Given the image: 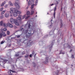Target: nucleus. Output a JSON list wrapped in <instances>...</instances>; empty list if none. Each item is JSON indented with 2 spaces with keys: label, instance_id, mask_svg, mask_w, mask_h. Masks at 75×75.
I'll use <instances>...</instances> for the list:
<instances>
[{
  "label": "nucleus",
  "instance_id": "nucleus-1",
  "mask_svg": "<svg viewBox=\"0 0 75 75\" xmlns=\"http://www.w3.org/2000/svg\"><path fill=\"white\" fill-rule=\"evenodd\" d=\"M7 35V34L5 33L4 32H2L1 33H0V38H1L2 37H6Z\"/></svg>",
  "mask_w": 75,
  "mask_h": 75
},
{
  "label": "nucleus",
  "instance_id": "nucleus-2",
  "mask_svg": "<svg viewBox=\"0 0 75 75\" xmlns=\"http://www.w3.org/2000/svg\"><path fill=\"white\" fill-rule=\"evenodd\" d=\"M33 44V41L31 40H29L26 46L28 47V46H30V45H32Z\"/></svg>",
  "mask_w": 75,
  "mask_h": 75
},
{
  "label": "nucleus",
  "instance_id": "nucleus-3",
  "mask_svg": "<svg viewBox=\"0 0 75 75\" xmlns=\"http://www.w3.org/2000/svg\"><path fill=\"white\" fill-rule=\"evenodd\" d=\"M16 8H10V10L11 11H9V13L11 14H12L13 13V11H14L15 10H16Z\"/></svg>",
  "mask_w": 75,
  "mask_h": 75
},
{
  "label": "nucleus",
  "instance_id": "nucleus-4",
  "mask_svg": "<svg viewBox=\"0 0 75 75\" xmlns=\"http://www.w3.org/2000/svg\"><path fill=\"white\" fill-rule=\"evenodd\" d=\"M18 15L16 9L14 10V12L13 13V16L14 17H17V16Z\"/></svg>",
  "mask_w": 75,
  "mask_h": 75
},
{
  "label": "nucleus",
  "instance_id": "nucleus-5",
  "mask_svg": "<svg viewBox=\"0 0 75 75\" xmlns=\"http://www.w3.org/2000/svg\"><path fill=\"white\" fill-rule=\"evenodd\" d=\"M14 6L15 7H16L17 9H19L20 7L19 5L18 4V3H15L14 4Z\"/></svg>",
  "mask_w": 75,
  "mask_h": 75
},
{
  "label": "nucleus",
  "instance_id": "nucleus-6",
  "mask_svg": "<svg viewBox=\"0 0 75 75\" xmlns=\"http://www.w3.org/2000/svg\"><path fill=\"white\" fill-rule=\"evenodd\" d=\"M54 12L53 13V16L54 18H55V13L56 12H55V11L57 10V8H56V6H55L54 8Z\"/></svg>",
  "mask_w": 75,
  "mask_h": 75
},
{
  "label": "nucleus",
  "instance_id": "nucleus-7",
  "mask_svg": "<svg viewBox=\"0 0 75 75\" xmlns=\"http://www.w3.org/2000/svg\"><path fill=\"white\" fill-rule=\"evenodd\" d=\"M7 25L10 28H13V26L12 24L9 23H7Z\"/></svg>",
  "mask_w": 75,
  "mask_h": 75
},
{
  "label": "nucleus",
  "instance_id": "nucleus-8",
  "mask_svg": "<svg viewBox=\"0 0 75 75\" xmlns=\"http://www.w3.org/2000/svg\"><path fill=\"white\" fill-rule=\"evenodd\" d=\"M17 19L18 20H22L21 19V15H20L18 16V17L17 18Z\"/></svg>",
  "mask_w": 75,
  "mask_h": 75
},
{
  "label": "nucleus",
  "instance_id": "nucleus-9",
  "mask_svg": "<svg viewBox=\"0 0 75 75\" xmlns=\"http://www.w3.org/2000/svg\"><path fill=\"white\" fill-rule=\"evenodd\" d=\"M16 19H14L13 18H11L10 19V21L11 23H14Z\"/></svg>",
  "mask_w": 75,
  "mask_h": 75
},
{
  "label": "nucleus",
  "instance_id": "nucleus-10",
  "mask_svg": "<svg viewBox=\"0 0 75 75\" xmlns=\"http://www.w3.org/2000/svg\"><path fill=\"white\" fill-rule=\"evenodd\" d=\"M11 72H13V73H16V71H14L12 70H9L8 71V74H11Z\"/></svg>",
  "mask_w": 75,
  "mask_h": 75
},
{
  "label": "nucleus",
  "instance_id": "nucleus-11",
  "mask_svg": "<svg viewBox=\"0 0 75 75\" xmlns=\"http://www.w3.org/2000/svg\"><path fill=\"white\" fill-rule=\"evenodd\" d=\"M15 23V24L16 25H19V24L18 23V21L16 20H15L14 22H13Z\"/></svg>",
  "mask_w": 75,
  "mask_h": 75
},
{
  "label": "nucleus",
  "instance_id": "nucleus-12",
  "mask_svg": "<svg viewBox=\"0 0 75 75\" xmlns=\"http://www.w3.org/2000/svg\"><path fill=\"white\" fill-rule=\"evenodd\" d=\"M4 16L6 18H8L9 17V14L8 13H6L4 15Z\"/></svg>",
  "mask_w": 75,
  "mask_h": 75
},
{
  "label": "nucleus",
  "instance_id": "nucleus-13",
  "mask_svg": "<svg viewBox=\"0 0 75 75\" xmlns=\"http://www.w3.org/2000/svg\"><path fill=\"white\" fill-rule=\"evenodd\" d=\"M60 21H61L60 24V28H61V27L63 26V24H64V23L62 22V20H61Z\"/></svg>",
  "mask_w": 75,
  "mask_h": 75
},
{
  "label": "nucleus",
  "instance_id": "nucleus-14",
  "mask_svg": "<svg viewBox=\"0 0 75 75\" xmlns=\"http://www.w3.org/2000/svg\"><path fill=\"white\" fill-rule=\"evenodd\" d=\"M45 61H46V62H44V64H47V62H48V58H45Z\"/></svg>",
  "mask_w": 75,
  "mask_h": 75
},
{
  "label": "nucleus",
  "instance_id": "nucleus-15",
  "mask_svg": "<svg viewBox=\"0 0 75 75\" xmlns=\"http://www.w3.org/2000/svg\"><path fill=\"white\" fill-rule=\"evenodd\" d=\"M6 2L5 1H4V2L2 3L1 5V7H3V6H4V5L6 4Z\"/></svg>",
  "mask_w": 75,
  "mask_h": 75
},
{
  "label": "nucleus",
  "instance_id": "nucleus-16",
  "mask_svg": "<svg viewBox=\"0 0 75 75\" xmlns=\"http://www.w3.org/2000/svg\"><path fill=\"white\" fill-rule=\"evenodd\" d=\"M6 10L2 11V12H1V15H3V14H4V13L6 12Z\"/></svg>",
  "mask_w": 75,
  "mask_h": 75
},
{
  "label": "nucleus",
  "instance_id": "nucleus-17",
  "mask_svg": "<svg viewBox=\"0 0 75 75\" xmlns=\"http://www.w3.org/2000/svg\"><path fill=\"white\" fill-rule=\"evenodd\" d=\"M9 5V6H13V4L11 2V1H9L8 3Z\"/></svg>",
  "mask_w": 75,
  "mask_h": 75
},
{
  "label": "nucleus",
  "instance_id": "nucleus-18",
  "mask_svg": "<svg viewBox=\"0 0 75 75\" xmlns=\"http://www.w3.org/2000/svg\"><path fill=\"white\" fill-rule=\"evenodd\" d=\"M4 26V27H7V23L6 24V23H4L3 24Z\"/></svg>",
  "mask_w": 75,
  "mask_h": 75
},
{
  "label": "nucleus",
  "instance_id": "nucleus-19",
  "mask_svg": "<svg viewBox=\"0 0 75 75\" xmlns=\"http://www.w3.org/2000/svg\"><path fill=\"white\" fill-rule=\"evenodd\" d=\"M3 21H1L0 22V25L1 26H2L3 25Z\"/></svg>",
  "mask_w": 75,
  "mask_h": 75
},
{
  "label": "nucleus",
  "instance_id": "nucleus-20",
  "mask_svg": "<svg viewBox=\"0 0 75 75\" xmlns=\"http://www.w3.org/2000/svg\"><path fill=\"white\" fill-rule=\"evenodd\" d=\"M28 6H30V5L31 4V1L30 0L29 1L28 3Z\"/></svg>",
  "mask_w": 75,
  "mask_h": 75
},
{
  "label": "nucleus",
  "instance_id": "nucleus-21",
  "mask_svg": "<svg viewBox=\"0 0 75 75\" xmlns=\"http://www.w3.org/2000/svg\"><path fill=\"white\" fill-rule=\"evenodd\" d=\"M16 12H17V13L18 14H20L21 13V11H18L17 10H16Z\"/></svg>",
  "mask_w": 75,
  "mask_h": 75
},
{
  "label": "nucleus",
  "instance_id": "nucleus-22",
  "mask_svg": "<svg viewBox=\"0 0 75 75\" xmlns=\"http://www.w3.org/2000/svg\"><path fill=\"white\" fill-rule=\"evenodd\" d=\"M34 6H35V4H32L31 6V8L32 9L33 8H34Z\"/></svg>",
  "mask_w": 75,
  "mask_h": 75
},
{
  "label": "nucleus",
  "instance_id": "nucleus-23",
  "mask_svg": "<svg viewBox=\"0 0 75 75\" xmlns=\"http://www.w3.org/2000/svg\"><path fill=\"white\" fill-rule=\"evenodd\" d=\"M0 18L1 19H3V18H4V15H2L0 16Z\"/></svg>",
  "mask_w": 75,
  "mask_h": 75
},
{
  "label": "nucleus",
  "instance_id": "nucleus-24",
  "mask_svg": "<svg viewBox=\"0 0 75 75\" xmlns=\"http://www.w3.org/2000/svg\"><path fill=\"white\" fill-rule=\"evenodd\" d=\"M34 13V11H31V15H33Z\"/></svg>",
  "mask_w": 75,
  "mask_h": 75
},
{
  "label": "nucleus",
  "instance_id": "nucleus-25",
  "mask_svg": "<svg viewBox=\"0 0 75 75\" xmlns=\"http://www.w3.org/2000/svg\"><path fill=\"white\" fill-rule=\"evenodd\" d=\"M28 57H29L28 54H27L25 56V58H28Z\"/></svg>",
  "mask_w": 75,
  "mask_h": 75
},
{
  "label": "nucleus",
  "instance_id": "nucleus-26",
  "mask_svg": "<svg viewBox=\"0 0 75 75\" xmlns=\"http://www.w3.org/2000/svg\"><path fill=\"white\" fill-rule=\"evenodd\" d=\"M53 45H54V43H52L51 44V47H50V48H52V47H53Z\"/></svg>",
  "mask_w": 75,
  "mask_h": 75
},
{
  "label": "nucleus",
  "instance_id": "nucleus-27",
  "mask_svg": "<svg viewBox=\"0 0 75 75\" xmlns=\"http://www.w3.org/2000/svg\"><path fill=\"white\" fill-rule=\"evenodd\" d=\"M7 35H10V31L7 30Z\"/></svg>",
  "mask_w": 75,
  "mask_h": 75
},
{
  "label": "nucleus",
  "instance_id": "nucleus-28",
  "mask_svg": "<svg viewBox=\"0 0 75 75\" xmlns=\"http://www.w3.org/2000/svg\"><path fill=\"white\" fill-rule=\"evenodd\" d=\"M30 17V16H26V17L25 18V20H27V19H28V18Z\"/></svg>",
  "mask_w": 75,
  "mask_h": 75
},
{
  "label": "nucleus",
  "instance_id": "nucleus-29",
  "mask_svg": "<svg viewBox=\"0 0 75 75\" xmlns=\"http://www.w3.org/2000/svg\"><path fill=\"white\" fill-rule=\"evenodd\" d=\"M30 14V12L29 11H28L27 13V15H29Z\"/></svg>",
  "mask_w": 75,
  "mask_h": 75
},
{
  "label": "nucleus",
  "instance_id": "nucleus-30",
  "mask_svg": "<svg viewBox=\"0 0 75 75\" xmlns=\"http://www.w3.org/2000/svg\"><path fill=\"white\" fill-rule=\"evenodd\" d=\"M3 30L4 31H7V28H4L3 29Z\"/></svg>",
  "mask_w": 75,
  "mask_h": 75
},
{
  "label": "nucleus",
  "instance_id": "nucleus-31",
  "mask_svg": "<svg viewBox=\"0 0 75 75\" xmlns=\"http://www.w3.org/2000/svg\"><path fill=\"white\" fill-rule=\"evenodd\" d=\"M19 2V0H15V3H18Z\"/></svg>",
  "mask_w": 75,
  "mask_h": 75
},
{
  "label": "nucleus",
  "instance_id": "nucleus-32",
  "mask_svg": "<svg viewBox=\"0 0 75 75\" xmlns=\"http://www.w3.org/2000/svg\"><path fill=\"white\" fill-rule=\"evenodd\" d=\"M25 16H26V15H23V19H24V18L25 17Z\"/></svg>",
  "mask_w": 75,
  "mask_h": 75
},
{
  "label": "nucleus",
  "instance_id": "nucleus-33",
  "mask_svg": "<svg viewBox=\"0 0 75 75\" xmlns=\"http://www.w3.org/2000/svg\"><path fill=\"white\" fill-rule=\"evenodd\" d=\"M3 8H1L0 9V11H3Z\"/></svg>",
  "mask_w": 75,
  "mask_h": 75
},
{
  "label": "nucleus",
  "instance_id": "nucleus-34",
  "mask_svg": "<svg viewBox=\"0 0 75 75\" xmlns=\"http://www.w3.org/2000/svg\"><path fill=\"white\" fill-rule=\"evenodd\" d=\"M21 30L22 31L23 33H24V30H23V28H22L21 29ZM22 30H23V31Z\"/></svg>",
  "mask_w": 75,
  "mask_h": 75
},
{
  "label": "nucleus",
  "instance_id": "nucleus-35",
  "mask_svg": "<svg viewBox=\"0 0 75 75\" xmlns=\"http://www.w3.org/2000/svg\"><path fill=\"white\" fill-rule=\"evenodd\" d=\"M25 52L23 51L22 52V55H24V54H25Z\"/></svg>",
  "mask_w": 75,
  "mask_h": 75
},
{
  "label": "nucleus",
  "instance_id": "nucleus-36",
  "mask_svg": "<svg viewBox=\"0 0 75 75\" xmlns=\"http://www.w3.org/2000/svg\"><path fill=\"white\" fill-rule=\"evenodd\" d=\"M25 32H24V33H25V34H26L27 33H28V30H26L25 31Z\"/></svg>",
  "mask_w": 75,
  "mask_h": 75
},
{
  "label": "nucleus",
  "instance_id": "nucleus-37",
  "mask_svg": "<svg viewBox=\"0 0 75 75\" xmlns=\"http://www.w3.org/2000/svg\"><path fill=\"white\" fill-rule=\"evenodd\" d=\"M15 56L16 57H18V56H19V54H15Z\"/></svg>",
  "mask_w": 75,
  "mask_h": 75
},
{
  "label": "nucleus",
  "instance_id": "nucleus-38",
  "mask_svg": "<svg viewBox=\"0 0 75 75\" xmlns=\"http://www.w3.org/2000/svg\"><path fill=\"white\" fill-rule=\"evenodd\" d=\"M30 27H31V25H30V23H29V26H28L29 28H30Z\"/></svg>",
  "mask_w": 75,
  "mask_h": 75
},
{
  "label": "nucleus",
  "instance_id": "nucleus-39",
  "mask_svg": "<svg viewBox=\"0 0 75 75\" xmlns=\"http://www.w3.org/2000/svg\"><path fill=\"white\" fill-rule=\"evenodd\" d=\"M4 41H2L1 42V44H3V43H4Z\"/></svg>",
  "mask_w": 75,
  "mask_h": 75
},
{
  "label": "nucleus",
  "instance_id": "nucleus-40",
  "mask_svg": "<svg viewBox=\"0 0 75 75\" xmlns=\"http://www.w3.org/2000/svg\"><path fill=\"white\" fill-rule=\"evenodd\" d=\"M7 60H5V59H4V62H7Z\"/></svg>",
  "mask_w": 75,
  "mask_h": 75
},
{
  "label": "nucleus",
  "instance_id": "nucleus-41",
  "mask_svg": "<svg viewBox=\"0 0 75 75\" xmlns=\"http://www.w3.org/2000/svg\"><path fill=\"white\" fill-rule=\"evenodd\" d=\"M34 51H33L32 52V55H34Z\"/></svg>",
  "mask_w": 75,
  "mask_h": 75
},
{
  "label": "nucleus",
  "instance_id": "nucleus-42",
  "mask_svg": "<svg viewBox=\"0 0 75 75\" xmlns=\"http://www.w3.org/2000/svg\"><path fill=\"white\" fill-rule=\"evenodd\" d=\"M71 58H74V55H72L71 56Z\"/></svg>",
  "mask_w": 75,
  "mask_h": 75
},
{
  "label": "nucleus",
  "instance_id": "nucleus-43",
  "mask_svg": "<svg viewBox=\"0 0 75 75\" xmlns=\"http://www.w3.org/2000/svg\"><path fill=\"white\" fill-rule=\"evenodd\" d=\"M35 3H38V0H36L35 1Z\"/></svg>",
  "mask_w": 75,
  "mask_h": 75
},
{
  "label": "nucleus",
  "instance_id": "nucleus-44",
  "mask_svg": "<svg viewBox=\"0 0 75 75\" xmlns=\"http://www.w3.org/2000/svg\"><path fill=\"white\" fill-rule=\"evenodd\" d=\"M7 6H8L7 5H6L5 6V8H7Z\"/></svg>",
  "mask_w": 75,
  "mask_h": 75
},
{
  "label": "nucleus",
  "instance_id": "nucleus-45",
  "mask_svg": "<svg viewBox=\"0 0 75 75\" xmlns=\"http://www.w3.org/2000/svg\"><path fill=\"white\" fill-rule=\"evenodd\" d=\"M17 38H20V35H18L17 36Z\"/></svg>",
  "mask_w": 75,
  "mask_h": 75
},
{
  "label": "nucleus",
  "instance_id": "nucleus-46",
  "mask_svg": "<svg viewBox=\"0 0 75 75\" xmlns=\"http://www.w3.org/2000/svg\"><path fill=\"white\" fill-rule=\"evenodd\" d=\"M29 57H30V58H31V57H32V55H31V54H30V55H29Z\"/></svg>",
  "mask_w": 75,
  "mask_h": 75
},
{
  "label": "nucleus",
  "instance_id": "nucleus-47",
  "mask_svg": "<svg viewBox=\"0 0 75 75\" xmlns=\"http://www.w3.org/2000/svg\"><path fill=\"white\" fill-rule=\"evenodd\" d=\"M31 1H33V3H34V1L35 0H31Z\"/></svg>",
  "mask_w": 75,
  "mask_h": 75
},
{
  "label": "nucleus",
  "instance_id": "nucleus-48",
  "mask_svg": "<svg viewBox=\"0 0 75 75\" xmlns=\"http://www.w3.org/2000/svg\"><path fill=\"white\" fill-rule=\"evenodd\" d=\"M68 47L69 48H71V46H70L69 45H68Z\"/></svg>",
  "mask_w": 75,
  "mask_h": 75
},
{
  "label": "nucleus",
  "instance_id": "nucleus-49",
  "mask_svg": "<svg viewBox=\"0 0 75 75\" xmlns=\"http://www.w3.org/2000/svg\"><path fill=\"white\" fill-rule=\"evenodd\" d=\"M65 54V52H63L62 53V54Z\"/></svg>",
  "mask_w": 75,
  "mask_h": 75
},
{
  "label": "nucleus",
  "instance_id": "nucleus-50",
  "mask_svg": "<svg viewBox=\"0 0 75 75\" xmlns=\"http://www.w3.org/2000/svg\"><path fill=\"white\" fill-rule=\"evenodd\" d=\"M11 46V44H10L8 45V47H10Z\"/></svg>",
  "mask_w": 75,
  "mask_h": 75
},
{
  "label": "nucleus",
  "instance_id": "nucleus-51",
  "mask_svg": "<svg viewBox=\"0 0 75 75\" xmlns=\"http://www.w3.org/2000/svg\"><path fill=\"white\" fill-rule=\"evenodd\" d=\"M53 5H54V4H51L50 5V6H53Z\"/></svg>",
  "mask_w": 75,
  "mask_h": 75
},
{
  "label": "nucleus",
  "instance_id": "nucleus-52",
  "mask_svg": "<svg viewBox=\"0 0 75 75\" xmlns=\"http://www.w3.org/2000/svg\"><path fill=\"white\" fill-rule=\"evenodd\" d=\"M62 52V50H61V52H60L59 53V54H62V53L61 52Z\"/></svg>",
  "mask_w": 75,
  "mask_h": 75
},
{
  "label": "nucleus",
  "instance_id": "nucleus-53",
  "mask_svg": "<svg viewBox=\"0 0 75 75\" xmlns=\"http://www.w3.org/2000/svg\"><path fill=\"white\" fill-rule=\"evenodd\" d=\"M57 73L56 74L57 75L58 74V72H59V71H57Z\"/></svg>",
  "mask_w": 75,
  "mask_h": 75
},
{
  "label": "nucleus",
  "instance_id": "nucleus-54",
  "mask_svg": "<svg viewBox=\"0 0 75 75\" xmlns=\"http://www.w3.org/2000/svg\"><path fill=\"white\" fill-rule=\"evenodd\" d=\"M28 6H28L26 7V9H28Z\"/></svg>",
  "mask_w": 75,
  "mask_h": 75
},
{
  "label": "nucleus",
  "instance_id": "nucleus-55",
  "mask_svg": "<svg viewBox=\"0 0 75 75\" xmlns=\"http://www.w3.org/2000/svg\"><path fill=\"white\" fill-rule=\"evenodd\" d=\"M50 26H52V24L50 25Z\"/></svg>",
  "mask_w": 75,
  "mask_h": 75
},
{
  "label": "nucleus",
  "instance_id": "nucleus-56",
  "mask_svg": "<svg viewBox=\"0 0 75 75\" xmlns=\"http://www.w3.org/2000/svg\"><path fill=\"white\" fill-rule=\"evenodd\" d=\"M72 51V50H71L70 51V52H71Z\"/></svg>",
  "mask_w": 75,
  "mask_h": 75
},
{
  "label": "nucleus",
  "instance_id": "nucleus-57",
  "mask_svg": "<svg viewBox=\"0 0 75 75\" xmlns=\"http://www.w3.org/2000/svg\"><path fill=\"white\" fill-rule=\"evenodd\" d=\"M13 68H12V69H13H13H14V67H13Z\"/></svg>",
  "mask_w": 75,
  "mask_h": 75
},
{
  "label": "nucleus",
  "instance_id": "nucleus-58",
  "mask_svg": "<svg viewBox=\"0 0 75 75\" xmlns=\"http://www.w3.org/2000/svg\"><path fill=\"white\" fill-rule=\"evenodd\" d=\"M62 7L61 8V11H62Z\"/></svg>",
  "mask_w": 75,
  "mask_h": 75
},
{
  "label": "nucleus",
  "instance_id": "nucleus-59",
  "mask_svg": "<svg viewBox=\"0 0 75 75\" xmlns=\"http://www.w3.org/2000/svg\"><path fill=\"white\" fill-rule=\"evenodd\" d=\"M35 66H36V64H35V65H34V67H35Z\"/></svg>",
  "mask_w": 75,
  "mask_h": 75
},
{
  "label": "nucleus",
  "instance_id": "nucleus-60",
  "mask_svg": "<svg viewBox=\"0 0 75 75\" xmlns=\"http://www.w3.org/2000/svg\"><path fill=\"white\" fill-rule=\"evenodd\" d=\"M33 64H35V63L34 62L33 63Z\"/></svg>",
  "mask_w": 75,
  "mask_h": 75
},
{
  "label": "nucleus",
  "instance_id": "nucleus-61",
  "mask_svg": "<svg viewBox=\"0 0 75 75\" xmlns=\"http://www.w3.org/2000/svg\"><path fill=\"white\" fill-rule=\"evenodd\" d=\"M71 67H73V65H72V64L71 65Z\"/></svg>",
  "mask_w": 75,
  "mask_h": 75
},
{
  "label": "nucleus",
  "instance_id": "nucleus-62",
  "mask_svg": "<svg viewBox=\"0 0 75 75\" xmlns=\"http://www.w3.org/2000/svg\"><path fill=\"white\" fill-rule=\"evenodd\" d=\"M50 33H52V31L50 32Z\"/></svg>",
  "mask_w": 75,
  "mask_h": 75
},
{
  "label": "nucleus",
  "instance_id": "nucleus-63",
  "mask_svg": "<svg viewBox=\"0 0 75 75\" xmlns=\"http://www.w3.org/2000/svg\"><path fill=\"white\" fill-rule=\"evenodd\" d=\"M50 35H52V34L51 33H50Z\"/></svg>",
  "mask_w": 75,
  "mask_h": 75
},
{
  "label": "nucleus",
  "instance_id": "nucleus-64",
  "mask_svg": "<svg viewBox=\"0 0 75 75\" xmlns=\"http://www.w3.org/2000/svg\"><path fill=\"white\" fill-rule=\"evenodd\" d=\"M36 55V54H35L34 57H35V56Z\"/></svg>",
  "mask_w": 75,
  "mask_h": 75
}]
</instances>
